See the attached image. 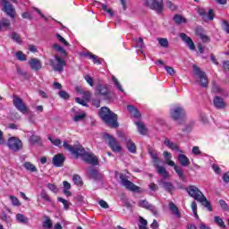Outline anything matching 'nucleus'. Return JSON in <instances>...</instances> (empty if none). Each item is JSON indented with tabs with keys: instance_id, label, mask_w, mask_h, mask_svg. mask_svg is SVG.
Here are the masks:
<instances>
[{
	"instance_id": "e433bc0d",
	"label": "nucleus",
	"mask_w": 229,
	"mask_h": 229,
	"mask_svg": "<svg viewBox=\"0 0 229 229\" xmlns=\"http://www.w3.org/2000/svg\"><path fill=\"white\" fill-rule=\"evenodd\" d=\"M72 182L78 187H81V185H83V181L81 180V177L79 174H74L72 176Z\"/></svg>"
},
{
	"instance_id": "ea45409f",
	"label": "nucleus",
	"mask_w": 229,
	"mask_h": 229,
	"mask_svg": "<svg viewBox=\"0 0 229 229\" xmlns=\"http://www.w3.org/2000/svg\"><path fill=\"white\" fill-rule=\"evenodd\" d=\"M111 80L114 83L116 89H118V90H120V92H124V89H123V86H121V83L119 82L117 78H115V76L113 75L111 77Z\"/></svg>"
},
{
	"instance_id": "13d9d810",
	"label": "nucleus",
	"mask_w": 229,
	"mask_h": 229,
	"mask_svg": "<svg viewBox=\"0 0 229 229\" xmlns=\"http://www.w3.org/2000/svg\"><path fill=\"white\" fill-rule=\"evenodd\" d=\"M41 198L42 199H45V201H48V202L51 201V198L47 195V192H46V191L44 190L41 191Z\"/></svg>"
},
{
	"instance_id": "b1692460",
	"label": "nucleus",
	"mask_w": 229,
	"mask_h": 229,
	"mask_svg": "<svg viewBox=\"0 0 229 229\" xmlns=\"http://www.w3.org/2000/svg\"><path fill=\"white\" fill-rule=\"evenodd\" d=\"M177 160L179 164L182 165V167H187L191 165V160L189 159V157H187V156H185V154H179Z\"/></svg>"
},
{
	"instance_id": "774afa93",
	"label": "nucleus",
	"mask_w": 229,
	"mask_h": 229,
	"mask_svg": "<svg viewBox=\"0 0 229 229\" xmlns=\"http://www.w3.org/2000/svg\"><path fill=\"white\" fill-rule=\"evenodd\" d=\"M223 180L225 183H229V172L224 174Z\"/></svg>"
},
{
	"instance_id": "aec40b11",
	"label": "nucleus",
	"mask_w": 229,
	"mask_h": 229,
	"mask_svg": "<svg viewBox=\"0 0 229 229\" xmlns=\"http://www.w3.org/2000/svg\"><path fill=\"white\" fill-rule=\"evenodd\" d=\"M139 207L141 208H146V210H150L153 214H157V208L155 206L151 205L148 200L143 199L140 200Z\"/></svg>"
},
{
	"instance_id": "3c124183",
	"label": "nucleus",
	"mask_w": 229,
	"mask_h": 229,
	"mask_svg": "<svg viewBox=\"0 0 229 229\" xmlns=\"http://www.w3.org/2000/svg\"><path fill=\"white\" fill-rule=\"evenodd\" d=\"M30 144H38L40 142L41 139L39 136L32 135L30 136Z\"/></svg>"
},
{
	"instance_id": "f8f14e48",
	"label": "nucleus",
	"mask_w": 229,
	"mask_h": 229,
	"mask_svg": "<svg viewBox=\"0 0 229 229\" xmlns=\"http://www.w3.org/2000/svg\"><path fill=\"white\" fill-rule=\"evenodd\" d=\"M97 92L100 94V96H103L104 99L106 101H112L113 97L110 91H108V88L105 84H98L97 86Z\"/></svg>"
},
{
	"instance_id": "c03bdc74",
	"label": "nucleus",
	"mask_w": 229,
	"mask_h": 229,
	"mask_svg": "<svg viewBox=\"0 0 229 229\" xmlns=\"http://www.w3.org/2000/svg\"><path fill=\"white\" fill-rule=\"evenodd\" d=\"M222 210H225V212H229V207L228 204L226 203V201H225V199H220L218 201Z\"/></svg>"
},
{
	"instance_id": "dca6fc26",
	"label": "nucleus",
	"mask_w": 229,
	"mask_h": 229,
	"mask_svg": "<svg viewBox=\"0 0 229 229\" xmlns=\"http://www.w3.org/2000/svg\"><path fill=\"white\" fill-rule=\"evenodd\" d=\"M164 144L165 146H166V148H168V149H171L172 151H176L177 153H183V151L178 146V143L171 141L169 138H165Z\"/></svg>"
},
{
	"instance_id": "0e129e2a",
	"label": "nucleus",
	"mask_w": 229,
	"mask_h": 229,
	"mask_svg": "<svg viewBox=\"0 0 229 229\" xmlns=\"http://www.w3.org/2000/svg\"><path fill=\"white\" fill-rule=\"evenodd\" d=\"M193 155L199 156L201 155V150H199V147L194 146L191 149Z\"/></svg>"
},
{
	"instance_id": "864d4df0",
	"label": "nucleus",
	"mask_w": 229,
	"mask_h": 229,
	"mask_svg": "<svg viewBox=\"0 0 229 229\" xmlns=\"http://www.w3.org/2000/svg\"><path fill=\"white\" fill-rule=\"evenodd\" d=\"M58 95L60 98H62V99H69V98H71L69 93H67L65 90H60Z\"/></svg>"
},
{
	"instance_id": "680f3d73",
	"label": "nucleus",
	"mask_w": 229,
	"mask_h": 229,
	"mask_svg": "<svg viewBox=\"0 0 229 229\" xmlns=\"http://www.w3.org/2000/svg\"><path fill=\"white\" fill-rule=\"evenodd\" d=\"M212 169H213V171H214L216 174H221V173H223V171L221 170V167H219V165H216V164H214V165H212Z\"/></svg>"
},
{
	"instance_id": "79ce46f5",
	"label": "nucleus",
	"mask_w": 229,
	"mask_h": 229,
	"mask_svg": "<svg viewBox=\"0 0 229 229\" xmlns=\"http://www.w3.org/2000/svg\"><path fill=\"white\" fill-rule=\"evenodd\" d=\"M11 24L12 23L10 22V20H8V19L2 20V22L0 21V31L3 30V27L10 28Z\"/></svg>"
},
{
	"instance_id": "052dcab7",
	"label": "nucleus",
	"mask_w": 229,
	"mask_h": 229,
	"mask_svg": "<svg viewBox=\"0 0 229 229\" xmlns=\"http://www.w3.org/2000/svg\"><path fill=\"white\" fill-rule=\"evenodd\" d=\"M47 189H49V191H51L52 192H58V188H56V185L53 184V183H47Z\"/></svg>"
},
{
	"instance_id": "6e6d98bb",
	"label": "nucleus",
	"mask_w": 229,
	"mask_h": 229,
	"mask_svg": "<svg viewBox=\"0 0 229 229\" xmlns=\"http://www.w3.org/2000/svg\"><path fill=\"white\" fill-rule=\"evenodd\" d=\"M164 157H165V164H167V162H173V160H171L172 158V155H171V152H168V151H164L163 153Z\"/></svg>"
},
{
	"instance_id": "49530a36",
	"label": "nucleus",
	"mask_w": 229,
	"mask_h": 229,
	"mask_svg": "<svg viewBox=\"0 0 229 229\" xmlns=\"http://www.w3.org/2000/svg\"><path fill=\"white\" fill-rule=\"evenodd\" d=\"M16 58L20 60V62H26V55H24L22 51L16 52Z\"/></svg>"
},
{
	"instance_id": "2f4dec72",
	"label": "nucleus",
	"mask_w": 229,
	"mask_h": 229,
	"mask_svg": "<svg viewBox=\"0 0 229 229\" xmlns=\"http://www.w3.org/2000/svg\"><path fill=\"white\" fill-rule=\"evenodd\" d=\"M174 21L175 24H187V19L185 17L182 16L181 14H175L174 16Z\"/></svg>"
},
{
	"instance_id": "393cba45",
	"label": "nucleus",
	"mask_w": 229,
	"mask_h": 229,
	"mask_svg": "<svg viewBox=\"0 0 229 229\" xmlns=\"http://www.w3.org/2000/svg\"><path fill=\"white\" fill-rule=\"evenodd\" d=\"M169 209L171 210L172 214H174V216H175V217H177L178 219L182 217V213H180L178 206L174 202L169 203Z\"/></svg>"
},
{
	"instance_id": "39448f33",
	"label": "nucleus",
	"mask_w": 229,
	"mask_h": 229,
	"mask_svg": "<svg viewBox=\"0 0 229 229\" xmlns=\"http://www.w3.org/2000/svg\"><path fill=\"white\" fill-rule=\"evenodd\" d=\"M103 138L107 146L110 148L111 151L114 153H121V151H123V147H121V144L119 141H117V139L112 136V134L106 133L104 134Z\"/></svg>"
},
{
	"instance_id": "ddd939ff",
	"label": "nucleus",
	"mask_w": 229,
	"mask_h": 229,
	"mask_svg": "<svg viewBox=\"0 0 229 229\" xmlns=\"http://www.w3.org/2000/svg\"><path fill=\"white\" fill-rule=\"evenodd\" d=\"M170 114L174 121H180V119L185 118V109L181 106L175 107L170 112Z\"/></svg>"
},
{
	"instance_id": "7ed1b4c3",
	"label": "nucleus",
	"mask_w": 229,
	"mask_h": 229,
	"mask_svg": "<svg viewBox=\"0 0 229 229\" xmlns=\"http://www.w3.org/2000/svg\"><path fill=\"white\" fill-rule=\"evenodd\" d=\"M185 191L188 192L191 198H193L195 201H199V203H201V205L205 207L209 212H212V206L210 205V201H208L207 197H205L203 192H201L198 187L195 185H190L185 188Z\"/></svg>"
},
{
	"instance_id": "58836bf2",
	"label": "nucleus",
	"mask_w": 229,
	"mask_h": 229,
	"mask_svg": "<svg viewBox=\"0 0 229 229\" xmlns=\"http://www.w3.org/2000/svg\"><path fill=\"white\" fill-rule=\"evenodd\" d=\"M214 219H215V223L218 225L220 228H223V229L226 228V225L225 224V221H223V218L219 216H215Z\"/></svg>"
},
{
	"instance_id": "473e14b6",
	"label": "nucleus",
	"mask_w": 229,
	"mask_h": 229,
	"mask_svg": "<svg viewBox=\"0 0 229 229\" xmlns=\"http://www.w3.org/2000/svg\"><path fill=\"white\" fill-rule=\"evenodd\" d=\"M16 221H18V223H21V225H28V223H30V219L21 213H18L16 215Z\"/></svg>"
},
{
	"instance_id": "6e6552de",
	"label": "nucleus",
	"mask_w": 229,
	"mask_h": 229,
	"mask_svg": "<svg viewBox=\"0 0 229 229\" xmlns=\"http://www.w3.org/2000/svg\"><path fill=\"white\" fill-rule=\"evenodd\" d=\"M193 70L194 73L199 76L198 83L200 85V87L207 89L208 87V77H207V73H205V72L201 71V69L196 65L193 66Z\"/></svg>"
},
{
	"instance_id": "a211bd4d",
	"label": "nucleus",
	"mask_w": 229,
	"mask_h": 229,
	"mask_svg": "<svg viewBox=\"0 0 229 229\" xmlns=\"http://www.w3.org/2000/svg\"><path fill=\"white\" fill-rule=\"evenodd\" d=\"M89 177L97 182L103 180V174L96 168H90L89 170Z\"/></svg>"
},
{
	"instance_id": "69168bd1",
	"label": "nucleus",
	"mask_w": 229,
	"mask_h": 229,
	"mask_svg": "<svg viewBox=\"0 0 229 229\" xmlns=\"http://www.w3.org/2000/svg\"><path fill=\"white\" fill-rule=\"evenodd\" d=\"M98 205L101 207V208H108V203L103 199L98 200Z\"/></svg>"
},
{
	"instance_id": "bf43d9fd",
	"label": "nucleus",
	"mask_w": 229,
	"mask_h": 229,
	"mask_svg": "<svg viewBox=\"0 0 229 229\" xmlns=\"http://www.w3.org/2000/svg\"><path fill=\"white\" fill-rule=\"evenodd\" d=\"M56 38L59 40V42H62V44H64V46H69V42H67V40H65V38H64L62 35L56 34Z\"/></svg>"
},
{
	"instance_id": "6ab92c4d",
	"label": "nucleus",
	"mask_w": 229,
	"mask_h": 229,
	"mask_svg": "<svg viewBox=\"0 0 229 229\" xmlns=\"http://www.w3.org/2000/svg\"><path fill=\"white\" fill-rule=\"evenodd\" d=\"M52 162L55 167H62L64 162H65V157H64V154H56L54 156Z\"/></svg>"
},
{
	"instance_id": "a878e982",
	"label": "nucleus",
	"mask_w": 229,
	"mask_h": 229,
	"mask_svg": "<svg viewBox=\"0 0 229 229\" xmlns=\"http://www.w3.org/2000/svg\"><path fill=\"white\" fill-rule=\"evenodd\" d=\"M126 148H127L129 153H132L133 155H135V153H137V145L135 144V142H133L131 140V139L127 140Z\"/></svg>"
},
{
	"instance_id": "4c0bfd02",
	"label": "nucleus",
	"mask_w": 229,
	"mask_h": 229,
	"mask_svg": "<svg viewBox=\"0 0 229 229\" xmlns=\"http://www.w3.org/2000/svg\"><path fill=\"white\" fill-rule=\"evenodd\" d=\"M157 42L161 46V47H169V40H167V38H158Z\"/></svg>"
},
{
	"instance_id": "72a5a7b5",
	"label": "nucleus",
	"mask_w": 229,
	"mask_h": 229,
	"mask_svg": "<svg viewBox=\"0 0 229 229\" xmlns=\"http://www.w3.org/2000/svg\"><path fill=\"white\" fill-rule=\"evenodd\" d=\"M136 126L138 127V131L140 135H146V125L142 122H136Z\"/></svg>"
},
{
	"instance_id": "0eeeda50",
	"label": "nucleus",
	"mask_w": 229,
	"mask_h": 229,
	"mask_svg": "<svg viewBox=\"0 0 229 229\" xmlns=\"http://www.w3.org/2000/svg\"><path fill=\"white\" fill-rule=\"evenodd\" d=\"M55 60L56 64H55V61L53 59L50 60V65L53 67V70L55 72H64V68L67 67V62L65 59L60 57L59 55H55Z\"/></svg>"
},
{
	"instance_id": "cd10ccee",
	"label": "nucleus",
	"mask_w": 229,
	"mask_h": 229,
	"mask_svg": "<svg viewBox=\"0 0 229 229\" xmlns=\"http://www.w3.org/2000/svg\"><path fill=\"white\" fill-rule=\"evenodd\" d=\"M85 56H87L88 58H89V60L93 61V64H96L97 65H101V64H103V60L98 58V55L92 54V53H86L84 54Z\"/></svg>"
},
{
	"instance_id": "338daca9",
	"label": "nucleus",
	"mask_w": 229,
	"mask_h": 229,
	"mask_svg": "<svg viewBox=\"0 0 229 229\" xmlns=\"http://www.w3.org/2000/svg\"><path fill=\"white\" fill-rule=\"evenodd\" d=\"M22 19H29V21H31L33 18L31 17V14L28 12H25L21 13Z\"/></svg>"
},
{
	"instance_id": "4468645a",
	"label": "nucleus",
	"mask_w": 229,
	"mask_h": 229,
	"mask_svg": "<svg viewBox=\"0 0 229 229\" xmlns=\"http://www.w3.org/2000/svg\"><path fill=\"white\" fill-rule=\"evenodd\" d=\"M180 38L186 44L191 51L196 50V45H194V41L192 38L189 37L187 34L182 32L179 34Z\"/></svg>"
},
{
	"instance_id": "c756f323",
	"label": "nucleus",
	"mask_w": 229,
	"mask_h": 229,
	"mask_svg": "<svg viewBox=\"0 0 229 229\" xmlns=\"http://www.w3.org/2000/svg\"><path fill=\"white\" fill-rule=\"evenodd\" d=\"M23 167L24 169H26V171H30V173H37L38 171V169H37V166L31 164V162H25L23 164Z\"/></svg>"
},
{
	"instance_id": "1a4fd4ad",
	"label": "nucleus",
	"mask_w": 229,
	"mask_h": 229,
	"mask_svg": "<svg viewBox=\"0 0 229 229\" xmlns=\"http://www.w3.org/2000/svg\"><path fill=\"white\" fill-rule=\"evenodd\" d=\"M13 106H15L18 112H21V114H28V106H26V104H24V101L22 100V98H21V97L14 95L13 99Z\"/></svg>"
},
{
	"instance_id": "a19ab883",
	"label": "nucleus",
	"mask_w": 229,
	"mask_h": 229,
	"mask_svg": "<svg viewBox=\"0 0 229 229\" xmlns=\"http://www.w3.org/2000/svg\"><path fill=\"white\" fill-rule=\"evenodd\" d=\"M57 201H59L60 203H63L64 210H69V206L71 205V203H69L67 199L62 197H58Z\"/></svg>"
},
{
	"instance_id": "f704fd0d",
	"label": "nucleus",
	"mask_w": 229,
	"mask_h": 229,
	"mask_svg": "<svg viewBox=\"0 0 229 229\" xmlns=\"http://www.w3.org/2000/svg\"><path fill=\"white\" fill-rule=\"evenodd\" d=\"M43 228L51 229L53 228V221L49 216H45V221L42 225Z\"/></svg>"
},
{
	"instance_id": "f3484780",
	"label": "nucleus",
	"mask_w": 229,
	"mask_h": 229,
	"mask_svg": "<svg viewBox=\"0 0 229 229\" xmlns=\"http://www.w3.org/2000/svg\"><path fill=\"white\" fill-rule=\"evenodd\" d=\"M199 15L202 17V19H205L206 17L208 19V21H214V17H216V14H214V9H209L208 13L203 8H199L198 10Z\"/></svg>"
},
{
	"instance_id": "5701e85b",
	"label": "nucleus",
	"mask_w": 229,
	"mask_h": 229,
	"mask_svg": "<svg viewBox=\"0 0 229 229\" xmlns=\"http://www.w3.org/2000/svg\"><path fill=\"white\" fill-rule=\"evenodd\" d=\"M127 110L129 114H131V115H132V117H134L135 119H140V117H142L140 111H139L134 106L128 105Z\"/></svg>"
},
{
	"instance_id": "a18cd8bd",
	"label": "nucleus",
	"mask_w": 229,
	"mask_h": 229,
	"mask_svg": "<svg viewBox=\"0 0 229 229\" xmlns=\"http://www.w3.org/2000/svg\"><path fill=\"white\" fill-rule=\"evenodd\" d=\"M85 117H87V114H85V113H82V114H76L73 117V121L75 123H80V121H83V119H85Z\"/></svg>"
},
{
	"instance_id": "412c9836",
	"label": "nucleus",
	"mask_w": 229,
	"mask_h": 229,
	"mask_svg": "<svg viewBox=\"0 0 229 229\" xmlns=\"http://www.w3.org/2000/svg\"><path fill=\"white\" fill-rule=\"evenodd\" d=\"M213 105L218 110H223V108L226 107V104L225 103V99L223 98L216 96L213 99Z\"/></svg>"
},
{
	"instance_id": "bb28decb",
	"label": "nucleus",
	"mask_w": 229,
	"mask_h": 229,
	"mask_svg": "<svg viewBox=\"0 0 229 229\" xmlns=\"http://www.w3.org/2000/svg\"><path fill=\"white\" fill-rule=\"evenodd\" d=\"M154 166L157 170L158 174H161V176H163V178H168L169 177V173L167 172V170H165V167L160 166L158 165V163H155Z\"/></svg>"
},
{
	"instance_id": "4be33fe9",
	"label": "nucleus",
	"mask_w": 229,
	"mask_h": 229,
	"mask_svg": "<svg viewBox=\"0 0 229 229\" xmlns=\"http://www.w3.org/2000/svg\"><path fill=\"white\" fill-rule=\"evenodd\" d=\"M29 65L32 69V71L38 72L42 69V62L39 59L32 58L29 61Z\"/></svg>"
},
{
	"instance_id": "9b49d317",
	"label": "nucleus",
	"mask_w": 229,
	"mask_h": 229,
	"mask_svg": "<svg viewBox=\"0 0 229 229\" xmlns=\"http://www.w3.org/2000/svg\"><path fill=\"white\" fill-rule=\"evenodd\" d=\"M1 3L3 4V12L11 19H15V9H13V5L8 0H2Z\"/></svg>"
},
{
	"instance_id": "c9c22d12",
	"label": "nucleus",
	"mask_w": 229,
	"mask_h": 229,
	"mask_svg": "<svg viewBox=\"0 0 229 229\" xmlns=\"http://www.w3.org/2000/svg\"><path fill=\"white\" fill-rule=\"evenodd\" d=\"M53 49H55V51H57L58 53H61L63 56H67V51H65V49H64V47H62L60 45L54 44Z\"/></svg>"
},
{
	"instance_id": "423d86ee",
	"label": "nucleus",
	"mask_w": 229,
	"mask_h": 229,
	"mask_svg": "<svg viewBox=\"0 0 229 229\" xmlns=\"http://www.w3.org/2000/svg\"><path fill=\"white\" fill-rule=\"evenodd\" d=\"M143 5L150 10H155L157 13H162L164 12V0H142Z\"/></svg>"
},
{
	"instance_id": "20e7f679",
	"label": "nucleus",
	"mask_w": 229,
	"mask_h": 229,
	"mask_svg": "<svg viewBox=\"0 0 229 229\" xmlns=\"http://www.w3.org/2000/svg\"><path fill=\"white\" fill-rule=\"evenodd\" d=\"M120 182L123 187H125L126 191L130 192H136L140 194L142 192V189L133 183L131 181L128 180V177L124 175V174H120Z\"/></svg>"
},
{
	"instance_id": "4d7b16f0",
	"label": "nucleus",
	"mask_w": 229,
	"mask_h": 229,
	"mask_svg": "<svg viewBox=\"0 0 229 229\" xmlns=\"http://www.w3.org/2000/svg\"><path fill=\"white\" fill-rule=\"evenodd\" d=\"M165 69L166 72H168L170 74V76H174V74L176 72L174 71V68H173L171 66L165 65Z\"/></svg>"
},
{
	"instance_id": "f257e3e1",
	"label": "nucleus",
	"mask_w": 229,
	"mask_h": 229,
	"mask_svg": "<svg viewBox=\"0 0 229 229\" xmlns=\"http://www.w3.org/2000/svg\"><path fill=\"white\" fill-rule=\"evenodd\" d=\"M63 146L64 149H67V151H70V153L73 154L75 156V158H78V157H81L82 160L86 162L87 164H91V165H99V159L94 156L92 153H89L85 151V148L81 145H70L67 140H64L63 142Z\"/></svg>"
},
{
	"instance_id": "09e8293b",
	"label": "nucleus",
	"mask_w": 229,
	"mask_h": 229,
	"mask_svg": "<svg viewBox=\"0 0 229 229\" xmlns=\"http://www.w3.org/2000/svg\"><path fill=\"white\" fill-rule=\"evenodd\" d=\"M9 198L14 207H21V201H19V199L17 197L11 195Z\"/></svg>"
},
{
	"instance_id": "8fccbe9b",
	"label": "nucleus",
	"mask_w": 229,
	"mask_h": 229,
	"mask_svg": "<svg viewBox=\"0 0 229 229\" xmlns=\"http://www.w3.org/2000/svg\"><path fill=\"white\" fill-rule=\"evenodd\" d=\"M222 30L225 31L229 35V23L228 21L224 20L222 21Z\"/></svg>"
},
{
	"instance_id": "603ef678",
	"label": "nucleus",
	"mask_w": 229,
	"mask_h": 229,
	"mask_svg": "<svg viewBox=\"0 0 229 229\" xmlns=\"http://www.w3.org/2000/svg\"><path fill=\"white\" fill-rule=\"evenodd\" d=\"M84 80L87 81V83H89L90 87H94V79L90 75H85Z\"/></svg>"
},
{
	"instance_id": "5fc2aeb1",
	"label": "nucleus",
	"mask_w": 229,
	"mask_h": 229,
	"mask_svg": "<svg viewBox=\"0 0 229 229\" xmlns=\"http://www.w3.org/2000/svg\"><path fill=\"white\" fill-rule=\"evenodd\" d=\"M166 6L167 8H169V10H171L172 12H174L177 10L178 7H176V5L174 4H173V2L171 1H167L166 2Z\"/></svg>"
},
{
	"instance_id": "9d476101",
	"label": "nucleus",
	"mask_w": 229,
	"mask_h": 229,
	"mask_svg": "<svg viewBox=\"0 0 229 229\" xmlns=\"http://www.w3.org/2000/svg\"><path fill=\"white\" fill-rule=\"evenodd\" d=\"M7 146L9 149H12L13 151H20L22 149V140L15 136H13L7 140Z\"/></svg>"
},
{
	"instance_id": "e2e57ef3",
	"label": "nucleus",
	"mask_w": 229,
	"mask_h": 229,
	"mask_svg": "<svg viewBox=\"0 0 229 229\" xmlns=\"http://www.w3.org/2000/svg\"><path fill=\"white\" fill-rule=\"evenodd\" d=\"M76 103H78L79 105H81L82 106H89V105H87V102L81 98H75Z\"/></svg>"
},
{
	"instance_id": "7c9ffc66",
	"label": "nucleus",
	"mask_w": 229,
	"mask_h": 229,
	"mask_svg": "<svg viewBox=\"0 0 229 229\" xmlns=\"http://www.w3.org/2000/svg\"><path fill=\"white\" fill-rule=\"evenodd\" d=\"M148 155H150L154 164H159L160 159L158 158V154L152 148H148Z\"/></svg>"
},
{
	"instance_id": "2eb2a0df",
	"label": "nucleus",
	"mask_w": 229,
	"mask_h": 229,
	"mask_svg": "<svg viewBox=\"0 0 229 229\" xmlns=\"http://www.w3.org/2000/svg\"><path fill=\"white\" fill-rule=\"evenodd\" d=\"M167 165H170V167H174L176 174L179 176V178L182 180V182H187V179L185 178V174L183 173V169H182L180 166L176 165V163L174 161H167Z\"/></svg>"
},
{
	"instance_id": "c85d7f7f",
	"label": "nucleus",
	"mask_w": 229,
	"mask_h": 229,
	"mask_svg": "<svg viewBox=\"0 0 229 229\" xmlns=\"http://www.w3.org/2000/svg\"><path fill=\"white\" fill-rule=\"evenodd\" d=\"M163 188L166 192H169V194H173L174 192V185H173V182H163Z\"/></svg>"
},
{
	"instance_id": "37998d69",
	"label": "nucleus",
	"mask_w": 229,
	"mask_h": 229,
	"mask_svg": "<svg viewBox=\"0 0 229 229\" xmlns=\"http://www.w3.org/2000/svg\"><path fill=\"white\" fill-rule=\"evenodd\" d=\"M48 140L54 144V146H56L57 148H60L62 146V140L60 139H53L52 137H48Z\"/></svg>"
},
{
	"instance_id": "de8ad7c7",
	"label": "nucleus",
	"mask_w": 229,
	"mask_h": 229,
	"mask_svg": "<svg viewBox=\"0 0 229 229\" xmlns=\"http://www.w3.org/2000/svg\"><path fill=\"white\" fill-rule=\"evenodd\" d=\"M12 38L14 40V42H17V44H21L22 39H21V35H19L17 32H13L12 34Z\"/></svg>"
},
{
	"instance_id": "f03ea898",
	"label": "nucleus",
	"mask_w": 229,
	"mask_h": 229,
	"mask_svg": "<svg viewBox=\"0 0 229 229\" xmlns=\"http://www.w3.org/2000/svg\"><path fill=\"white\" fill-rule=\"evenodd\" d=\"M100 119L110 128H117L119 126V116L107 106H102L99 110Z\"/></svg>"
}]
</instances>
